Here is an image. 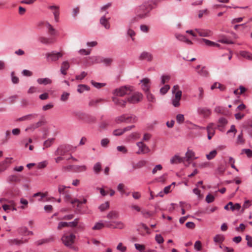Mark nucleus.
<instances>
[{
	"instance_id": "f257e3e1",
	"label": "nucleus",
	"mask_w": 252,
	"mask_h": 252,
	"mask_svg": "<svg viewBox=\"0 0 252 252\" xmlns=\"http://www.w3.org/2000/svg\"><path fill=\"white\" fill-rule=\"evenodd\" d=\"M153 5H155V6H157V1H145L142 4L138 6L136 10V17L134 18V19L139 20L147 17L150 11L154 8Z\"/></svg>"
},
{
	"instance_id": "f03ea898",
	"label": "nucleus",
	"mask_w": 252,
	"mask_h": 252,
	"mask_svg": "<svg viewBox=\"0 0 252 252\" xmlns=\"http://www.w3.org/2000/svg\"><path fill=\"white\" fill-rule=\"evenodd\" d=\"M64 199L66 202L70 201V203L72 204H74L75 203H77V207L78 209V211L80 213H83V212L80 209V206L82 204H85L87 202V199L85 198H83L82 201H81L78 199H74L73 200H71V195L67 191L64 194Z\"/></svg>"
},
{
	"instance_id": "7ed1b4c3",
	"label": "nucleus",
	"mask_w": 252,
	"mask_h": 252,
	"mask_svg": "<svg viewBox=\"0 0 252 252\" xmlns=\"http://www.w3.org/2000/svg\"><path fill=\"white\" fill-rule=\"evenodd\" d=\"M133 91V88L130 86H124L116 89L114 94L119 96H123L125 95L129 94Z\"/></svg>"
},
{
	"instance_id": "20e7f679",
	"label": "nucleus",
	"mask_w": 252,
	"mask_h": 252,
	"mask_svg": "<svg viewBox=\"0 0 252 252\" xmlns=\"http://www.w3.org/2000/svg\"><path fill=\"white\" fill-rule=\"evenodd\" d=\"M75 238V235L71 234L68 236L63 235L62 238V241L65 246L71 247L74 243Z\"/></svg>"
},
{
	"instance_id": "39448f33",
	"label": "nucleus",
	"mask_w": 252,
	"mask_h": 252,
	"mask_svg": "<svg viewBox=\"0 0 252 252\" xmlns=\"http://www.w3.org/2000/svg\"><path fill=\"white\" fill-rule=\"evenodd\" d=\"M71 150V146L69 145H60L57 150L55 154L56 155L63 156L65 153Z\"/></svg>"
},
{
	"instance_id": "423d86ee",
	"label": "nucleus",
	"mask_w": 252,
	"mask_h": 252,
	"mask_svg": "<svg viewBox=\"0 0 252 252\" xmlns=\"http://www.w3.org/2000/svg\"><path fill=\"white\" fill-rule=\"evenodd\" d=\"M136 145L139 148L138 151L136 152L137 154H145L148 153L150 151L149 147L142 142H137Z\"/></svg>"
},
{
	"instance_id": "0eeeda50",
	"label": "nucleus",
	"mask_w": 252,
	"mask_h": 252,
	"mask_svg": "<svg viewBox=\"0 0 252 252\" xmlns=\"http://www.w3.org/2000/svg\"><path fill=\"white\" fill-rule=\"evenodd\" d=\"M143 98V95L141 93H136L132 96L127 98V101L130 103L134 104L141 101Z\"/></svg>"
},
{
	"instance_id": "6e6552de",
	"label": "nucleus",
	"mask_w": 252,
	"mask_h": 252,
	"mask_svg": "<svg viewBox=\"0 0 252 252\" xmlns=\"http://www.w3.org/2000/svg\"><path fill=\"white\" fill-rule=\"evenodd\" d=\"M141 83V88L145 92H148L150 90L151 82L148 78H145L140 81Z\"/></svg>"
},
{
	"instance_id": "1a4fd4ad",
	"label": "nucleus",
	"mask_w": 252,
	"mask_h": 252,
	"mask_svg": "<svg viewBox=\"0 0 252 252\" xmlns=\"http://www.w3.org/2000/svg\"><path fill=\"white\" fill-rule=\"evenodd\" d=\"M62 56L63 54L61 52H53L47 54V58L51 61H56Z\"/></svg>"
},
{
	"instance_id": "9d476101",
	"label": "nucleus",
	"mask_w": 252,
	"mask_h": 252,
	"mask_svg": "<svg viewBox=\"0 0 252 252\" xmlns=\"http://www.w3.org/2000/svg\"><path fill=\"white\" fill-rule=\"evenodd\" d=\"M95 61L97 63H102L105 65L108 66L111 64L113 60L111 58H104L101 57H96Z\"/></svg>"
},
{
	"instance_id": "9b49d317",
	"label": "nucleus",
	"mask_w": 252,
	"mask_h": 252,
	"mask_svg": "<svg viewBox=\"0 0 252 252\" xmlns=\"http://www.w3.org/2000/svg\"><path fill=\"white\" fill-rule=\"evenodd\" d=\"M110 18H106V16H103L99 20V23L106 29L108 30L110 28V24L109 21Z\"/></svg>"
},
{
	"instance_id": "f8f14e48",
	"label": "nucleus",
	"mask_w": 252,
	"mask_h": 252,
	"mask_svg": "<svg viewBox=\"0 0 252 252\" xmlns=\"http://www.w3.org/2000/svg\"><path fill=\"white\" fill-rule=\"evenodd\" d=\"M139 58L142 60H145L148 62H151L153 59V56L150 53L143 52L141 54Z\"/></svg>"
},
{
	"instance_id": "ddd939ff",
	"label": "nucleus",
	"mask_w": 252,
	"mask_h": 252,
	"mask_svg": "<svg viewBox=\"0 0 252 252\" xmlns=\"http://www.w3.org/2000/svg\"><path fill=\"white\" fill-rule=\"evenodd\" d=\"M54 241V238L52 237L39 240L35 242L36 246H40L45 244L49 243Z\"/></svg>"
},
{
	"instance_id": "4468645a",
	"label": "nucleus",
	"mask_w": 252,
	"mask_h": 252,
	"mask_svg": "<svg viewBox=\"0 0 252 252\" xmlns=\"http://www.w3.org/2000/svg\"><path fill=\"white\" fill-rule=\"evenodd\" d=\"M195 31L200 36L208 37L212 35L211 32L206 30L195 29Z\"/></svg>"
},
{
	"instance_id": "2eb2a0df",
	"label": "nucleus",
	"mask_w": 252,
	"mask_h": 252,
	"mask_svg": "<svg viewBox=\"0 0 252 252\" xmlns=\"http://www.w3.org/2000/svg\"><path fill=\"white\" fill-rule=\"evenodd\" d=\"M198 112L204 117H207L211 114V111L210 109L206 107H201L198 109Z\"/></svg>"
},
{
	"instance_id": "dca6fc26",
	"label": "nucleus",
	"mask_w": 252,
	"mask_h": 252,
	"mask_svg": "<svg viewBox=\"0 0 252 252\" xmlns=\"http://www.w3.org/2000/svg\"><path fill=\"white\" fill-rule=\"evenodd\" d=\"M8 158H7L0 162V173L5 171L10 164V162L8 161Z\"/></svg>"
},
{
	"instance_id": "f3484780",
	"label": "nucleus",
	"mask_w": 252,
	"mask_h": 252,
	"mask_svg": "<svg viewBox=\"0 0 252 252\" xmlns=\"http://www.w3.org/2000/svg\"><path fill=\"white\" fill-rule=\"evenodd\" d=\"M38 40L41 42L42 43L45 44H52L54 42L55 39L54 38H47L43 36H41L39 37Z\"/></svg>"
},
{
	"instance_id": "a211bd4d",
	"label": "nucleus",
	"mask_w": 252,
	"mask_h": 252,
	"mask_svg": "<svg viewBox=\"0 0 252 252\" xmlns=\"http://www.w3.org/2000/svg\"><path fill=\"white\" fill-rule=\"evenodd\" d=\"M69 64L67 61L63 62L61 67V72L63 75L66 74V71L69 68Z\"/></svg>"
},
{
	"instance_id": "6ab92c4d",
	"label": "nucleus",
	"mask_w": 252,
	"mask_h": 252,
	"mask_svg": "<svg viewBox=\"0 0 252 252\" xmlns=\"http://www.w3.org/2000/svg\"><path fill=\"white\" fill-rule=\"evenodd\" d=\"M214 112L216 113L227 115L229 113L228 111L226 110L223 107L221 106H216L214 109Z\"/></svg>"
},
{
	"instance_id": "aec40b11",
	"label": "nucleus",
	"mask_w": 252,
	"mask_h": 252,
	"mask_svg": "<svg viewBox=\"0 0 252 252\" xmlns=\"http://www.w3.org/2000/svg\"><path fill=\"white\" fill-rule=\"evenodd\" d=\"M38 115L36 114H29L21 118H19L18 120L19 121H23L27 120H30L33 119H35L37 117Z\"/></svg>"
},
{
	"instance_id": "412c9836",
	"label": "nucleus",
	"mask_w": 252,
	"mask_h": 252,
	"mask_svg": "<svg viewBox=\"0 0 252 252\" xmlns=\"http://www.w3.org/2000/svg\"><path fill=\"white\" fill-rule=\"evenodd\" d=\"M112 100L115 104L121 106L122 107H125L127 102L126 100L120 99L117 97H113Z\"/></svg>"
},
{
	"instance_id": "4be33fe9",
	"label": "nucleus",
	"mask_w": 252,
	"mask_h": 252,
	"mask_svg": "<svg viewBox=\"0 0 252 252\" xmlns=\"http://www.w3.org/2000/svg\"><path fill=\"white\" fill-rule=\"evenodd\" d=\"M87 166L85 165H74L73 171L75 172H84L87 170Z\"/></svg>"
},
{
	"instance_id": "5701e85b",
	"label": "nucleus",
	"mask_w": 252,
	"mask_h": 252,
	"mask_svg": "<svg viewBox=\"0 0 252 252\" xmlns=\"http://www.w3.org/2000/svg\"><path fill=\"white\" fill-rule=\"evenodd\" d=\"M119 217V213L116 211H110L107 215V218L109 219H118Z\"/></svg>"
},
{
	"instance_id": "b1692460",
	"label": "nucleus",
	"mask_w": 252,
	"mask_h": 252,
	"mask_svg": "<svg viewBox=\"0 0 252 252\" xmlns=\"http://www.w3.org/2000/svg\"><path fill=\"white\" fill-rule=\"evenodd\" d=\"M37 82L39 84L46 85L51 84L52 83V80L48 78H38L37 80Z\"/></svg>"
},
{
	"instance_id": "393cba45",
	"label": "nucleus",
	"mask_w": 252,
	"mask_h": 252,
	"mask_svg": "<svg viewBox=\"0 0 252 252\" xmlns=\"http://www.w3.org/2000/svg\"><path fill=\"white\" fill-rule=\"evenodd\" d=\"M194 156H195L194 152L191 150H188L186 154V160L187 161H189V160L192 159H195L196 158H195Z\"/></svg>"
},
{
	"instance_id": "a878e982",
	"label": "nucleus",
	"mask_w": 252,
	"mask_h": 252,
	"mask_svg": "<svg viewBox=\"0 0 252 252\" xmlns=\"http://www.w3.org/2000/svg\"><path fill=\"white\" fill-rule=\"evenodd\" d=\"M239 54L242 57L248 60H252V54L251 53L246 51H241Z\"/></svg>"
},
{
	"instance_id": "bb28decb",
	"label": "nucleus",
	"mask_w": 252,
	"mask_h": 252,
	"mask_svg": "<svg viewBox=\"0 0 252 252\" xmlns=\"http://www.w3.org/2000/svg\"><path fill=\"white\" fill-rule=\"evenodd\" d=\"M114 225L113 229H124L125 227V224L121 221H114Z\"/></svg>"
},
{
	"instance_id": "cd10ccee",
	"label": "nucleus",
	"mask_w": 252,
	"mask_h": 252,
	"mask_svg": "<svg viewBox=\"0 0 252 252\" xmlns=\"http://www.w3.org/2000/svg\"><path fill=\"white\" fill-rule=\"evenodd\" d=\"M89 87L86 85L80 84L78 85L77 87V92L79 93H82L85 91H89Z\"/></svg>"
},
{
	"instance_id": "c85d7f7f",
	"label": "nucleus",
	"mask_w": 252,
	"mask_h": 252,
	"mask_svg": "<svg viewBox=\"0 0 252 252\" xmlns=\"http://www.w3.org/2000/svg\"><path fill=\"white\" fill-rule=\"evenodd\" d=\"M183 161L182 158H181L179 156L175 155L173 157L170 159V163L171 164H177L178 163H181Z\"/></svg>"
},
{
	"instance_id": "c756f323",
	"label": "nucleus",
	"mask_w": 252,
	"mask_h": 252,
	"mask_svg": "<svg viewBox=\"0 0 252 252\" xmlns=\"http://www.w3.org/2000/svg\"><path fill=\"white\" fill-rule=\"evenodd\" d=\"M197 73L203 77H207L209 75V72L205 66L202 67L200 70H198Z\"/></svg>"
},
{
	"instance_id": "7c9ffc66",
	"label": "nucleus",
	"mask_w": 252,
	"mask_h": 252,
	"mask_svg": "<svg viewBox=\"0 0 252 252\" xmlns=\"http://www.w3.org/2000/svg\"><path fill=\"white\" fill-rule=\"evenodd\" d=\"M10 182H19L21 181L20 177L17 175H11L8 177Z\"/></svg>"
},
{
	"instance_id": "2f4dec72",
	"label": "nucleus",
	"mask_w": 252,
	"mask_h": 252,
	"mask_svg": "<svg viewBox=\"0 0 252 252\" xmlns=\"http://www.w3.org/2000/svg\"><path fill=\"white\" fill-rule=\"evenodd\" d=\"M103 100L102 99H92L90 101L89 103V106L90 107H94L96 106L97 104L98 103H100Z\"/></svg>"
},
{
	"instance_id": "473e14b6",
	"label": "nucleus",
	"mask_w": 252,
	"mask_h": 252,
	"mask_svg": "<svg viewBox=\"0 0 252 252\" xmlns=\"http://www.w3.org/2000/svg\"><path fill=\"white\" fill-rule=\"evenodd\" d=\"M224 240V237L221 234H217L214 238V241L216 243H221Z\"/></svg>"
},
{
	"instance_id": "72a5a7b5",
	"label": "nucleus",
	"mask_w": 252,
	"mask_h": 252,
	"mask_svg": "<svg viewBox=\"0 0 252 252\" xmlns=\"http://www.w3.org/2000/svg\"><path fill=\"white\" fill-rule=\"evenodd\" d=\"M105 227V224L102 221L96 222L93 227V230H100Z\"/></svg>"
},
{
	"instance_id": "f704fd0d",
	"label": "nucleus",
	"mask_w": 252,
	"mask_h": 252,
	"mask_svg": "<svg viewBox=\"0 0 252 252\" xmlns=\"http://www.w3.org/2000/svg\"><path fill=\"white\" fill-rule=\"evenodd\" d=\"M147 96V99L149 101L155 102L156 101V98L155 96L152 94L149 91L145 92Z\"/></svg>"
},
{
	"instance_id": "c9c22d12",
	"label": "nucleus",
	"mask_w": 252,
	"mask_h": 252,
	"mask_svg": "<svg viewBox=\"0 0 252 252\" xmlns=\"http://www.w3.org/2000/svg\"><path fill=\"white\" fill-rule=\"evenodd\" d=\"M217 154V151L216 150H214L206 155V158L207 159L211 160L214 158L216 156Z\"/></svg>"
},
{
	"instance_id": "e433bc0d",
	"label": "nucleus",
	"mask_w": 252,
	"mask_h": 252,
	"mask_svg": "<svg viewBox=\"0 0 252 252\" xmlns=\"http://www.w3.org/2000/svg\"><path fill=\"white\" fill-rule=\"evenodd\" d=\"M46 27L49 30V33L51 35H54L56 34V30L51 24H50L49 23H47L46 24Z\"/></svg>"
},
{
	"instance_id": "4c0bfd02",
	"label": "nucleus",
	"mask_w": 252,
	"mask_h": 252,
	"mask_svg": "<svg viewBox=\"0 0 252 252\" xmlns=\"http://www.w3.org/2000/svg\"><path fill=\"white\" fill-rule=\"evenodd\" d=\"M101 169V165L99 162L96 163L93 167V170L96 174H98L100 171Z\"/></svg>"
},
{
	"instance_id": "58836bf2",
	"label": "nucleus",
	"mask_w": 252,
	"mask_h": 252,
	"mask_svg": "<svg viewBox=\"0 0 252 252\" xmlns=\"http://www.w3.org/2000/svg\"><path fill=\"white\" fill-rule=\"evenodd\" d=\"M54 140H55L54 138H49V139L46 140V141H45L44 142V147L43 148V149H44L45 148H48V147H50L52 145V144L53 143Z\"/></svg>"
},
{
	"instance_id": "ea45409f",
	"label": "nucleus",
	"mask_w": 252,
	"mask_h": 252,
	"mask_svg": "<svg viewBox=\"0 0 252 252\" xmlns=\"http://www.w3.org/2000/svg\"><path fill=\"white\" fill-rule=\"evenodd\" d=\"M170 89V86L169 85H165L160 89V93L164 95L166 94L168 90Z\"/></svg>"
},
{
	"instance_id": "a19ab883",
	"label": "nucleus",
	"mask_w": 252,
	"mask_h": 252,
	"mask_svg": "<svg viewBox=\"0 0 252 252\" xmlns=\"http://www.w3.org/2000/svg\"><path fill=\"white\" fill-rule=\"evenodd\" d=\"M137 120V118L136 116L131 115L130 116H126V123H135Z\"/></svg>"
},
{
	"instance_id": "79ce46f5",
	"label": "nucleus",
	"mask_w": 252,
	"mask_h": 252,
	"mask_svg": "<svg viewBox=\"0 0 252 252\" xmlns=\"http://www.w3.org/2000/svg\"><path fill=\"white\" fill-rule=\"evenodd\" d=\"M141 213L145 218H148L153 215L152 212L146 210H142L141 211Z\"/></svg>"
},
{
	"instance_id": "37998d69",
	"label": "nucleus",
	"mask_w": 252,
	"mask_h": 252,
	"mask_svg": "<svg viewBox=\"0 0 252 252\" xmlns=\"http://www.w3.org/2000/svg\"><path fill=\"white\" fill-rule=\"evenodd\" d=\"M219 42L222 43H225V44H228L234 43V42L232 40L228 39V38H227L225 37H223L221 38V39H219Z\"/></svg>"
},
{
	"instance_id": "c03bdc74",
	"label": "nucleus",
	"mask_w": 252,
	"mask_h": 252,
	"mask_svg": "<svg viewBox=\"0 0 252 252\" xmlns=\"http://www.w3.org/2000/svg\"><path fill=\"white\" fill-rule=\"evenodd\" d=\"M170 78V76L168 75H163L161 76V84L164 85L167 82Z\"/></svg>"
},
{
	"instance_id": "a18cd8bd",
	"label": "nucleus",
	"mask_w": 252,
	"mask_h": 252,
	"mask_svg": "<svg viewBox=\"0 0 252 252\" xmlns=\"http://www.w3.org/2000/svg\"><path fill=\"white\" fill-rule=\"evenodd\" d=\"M180 99L177 97H174L172 100V104L175 107H178L180 105Z\"/></svg>"
},
{
	"instance_id": "49530a36",
	"label": "nucleus",
	"mask_w": 252,
	"mask_h": 252,
	"mask_svg": "<svg viewBox=\"0 0 252 252\" xmlns=\"http://www.w3.org/2000/svg\"><path fill=\"white\" fill-rule=\"evenodd\" d=\"M218 122L220 124L219 126H223L227 124L228 121L225 118L221 117L219 119Z\"/></svg>"
},
{
	"instance_id": "de8ad7c7",
	"label": "nucleus",
	"mask_w": 252,
	"mask_h": 252,
	"mask_svg": "<svg viewBox=\"0 0 252 252\" xmlns=\"http://www.w3.org/2000/svg\"><path fill=\"white\" fill-rule=\"evenodd\" d=\"M91 83L92 84V85H93L94 87L97 89L101 88V87L105 86L106 85V84L105 83H97L95 82L93 80H92Z\"/></svg>"
},
{
	"instance_id": "09e8293b",
	"label": "nucleus",
	"mask_w": 252,
	"mask_h": 252,
	"mask_svg": "<svg viewBox=\"0 0 252 252\" xmlns=\"http://www.w3.org/2000/svg\"><path fill=\"white\" fill-rule=\"evenodd\" d=\"M109 207V203L108 202H106L103 204H101L99 206V209H100V211L102 212L105 211V210L107 209Z\"/></svg>"
},
{
	"instance_id": "8fccbe9b",
	"label": "nucleus",
	"mask_w": 252,
	"mask_h": 252,
	"mask_svg": "<svg viewBox=\"0 0 252 252\" xmlns=\"http://www.w3.org/2000/svg\"><path fill=\"white\" fill-rule=\"evenodd\" d=\"M116 121L118 123L122 122L126 123V115H123L122 116L117 117L116 119Z\"/></svg>"
},
{
	"instance_id": "3c124183",
	"label": "nucleus",
	"mask_w": 252,
	"mask_h": 252,
	"mask_svg": "<svg viewBox=\"0 0 252 252\" xmlns=\"http://www.w3.org/2000/svg\"><path fill=\"white\" fill-rule=\"evenodd\" d=\"M48 8L53 10V14L59 13V7L56 5H51L48 7Z\"/></svg>"
},
{
	"instance_id": "603ef678",
	"label": "nucleus",
	"mask_w": 252,
	"mask_h": 252,
	"mask_svg": "<svg viewBox=\"0 0 252 252\" xmlns=\"http://www.w3.org/2000/svg\"><path fill=\"white\" fill-rule=\"evenodd\" d=\"M69 95L70 94L69 93H67L65 92H63L61 95V100L62 101H66L68 99Z\"/></svg>"
},
{
	"instance_id": "864d4df0",
	"label": "nucleus",
	"mask_w": 252,
	"mask_h": 252,
	"mask_svg": "<svg viewBox=\"0 0 252 252\" xmlns=\"http://www.w3.org/2000/svg\"><path fill=\"white\" fill-rule=\"evenodd\" d=\"M155 240L159 244H162L164 242L163 238L160 234H157L155 236Z\"/></svg>"
},
{
	"instance_id": "5fc2aeb1",
	"label": "nucleus",
	"mask_w": 252,
	"mask_h": 252,
	"mask_svg": "<svg viewBox=\"0 0 252 252\" xmlns=\"http://www.w3.org/2000/svg\"><path fill=\"white\" fill-rule=\"evenodd\" d=\"M176 120L179 124L183 123L185 121L184 116L183 114H178L176 116Z\"/></svg>"
},
{
	"instance_id": "6e6d98bb",
	"label": "nucleus",
	"mask_w": 252,
	"mask_h": 252,
	"mask_svg": "<svg viewBox=\"0 0 252 252\" xmlns=\"http://www.w3.org/2000/svg\"><path fill=\"white\" fill-rule=\"evenodd\" d=\"M202 41L204 42L205 45L208 46L213 47L214 45H216L215 42H214L213 41H211L205 38H202Z\"/></svg>"
},
{
	"instance_id": "4d7b16f0",
	"label": "nucleus",
	"mask_w": 252,
	"mask_h": 252,
	"mask_svg": "<svg viewBox=\"0 0 252 252\" xmlns=\"http://www.w3.org/2000/svg\"><path fill=\"white\" fill-rule=\"evenodd\" d=\"M135 249L140 252H143L145 250V247L143 245L139 244H135L134 245Z\"/></svg>"
},
{
	"instance_id": "13d9d810",
	"label": "nucleus",
	"mask_w": 252,
	"mask_h": 252,
	"mask_svg": "<svg viewBox=\"0 0 252 252\" xmlns=\"http://www.w3.org/2000/svg\"><path fill=\"white\" fill-rule=\"evenodd\" d=\"M127 34L128 36H129L131 37L132 41L134 40L135 38L134 37L135 35V32L133 30L130 29H128L127 31Z\"/></svg>"
},
{
	"instance_id": "bf43d9fd",
	"label": "nucleus",
	"mask_w": 252,
	"mask_h": 252,
	"mask_svg": "<svg viewBox=\"0 0 252 252\" xmlns=\"http://www.w3.org/2000/svg\"><path fill=\"white\" fill-rule=\"evenodd\" d=\"M244 142L245 141L243 138V132L242 131L240 134L237 136V143L238 144H244Z\"/></svg>"
},
{
	"instance_id": "052dcab7",
	"label": "nucleus",
	"mask_w": 252,
	"mask_h": 252,
	"mask_svg": "<svg viewBox=\"0 0 252 252\" xmlns=\"http://www.w3.org/2000/svg\"><path fill=\"white\" fill-rule=\"evenodd\" d=\"M245 153L249 158L252 157V151L249 149H244L242 150V154Z\"/></svg>"
},
{
	"instance_id": "680f3d73",
	"label": "nucleus",
	"mask_w": 252,
	"mask_h": 252,
	"mask_svg": "<svg viewBox=\"0 0 252 252\" xmlns=\"http://www.w3.org/2000/svg\"><path fill=\"white\" fill-rule=\"evenodd\" d=\"M194 249L197 251H200L202 248V244L200 241H196L194 245Z\"/></svg>"
},
{
	"instance_id": "e2e57ef3",
	"label": "nucleus",
	"mask_w": 252,
	"mask_h": 252,
	"mask_svg": "<svg viewBox=\"0 0 252 252\" xmlns=\"http://www.w3.org/2000/svg\"><path fill=\"white\" fill-rule=\"evenodd\" d=\"M45 124H46V122L45 120H44L43 119L40 120L38 122L34 124V127H36V128H37L39 127H40V126L44 125Z\"/></svg>"
},
{
	"instance_id": "0e129e2a",
	"label": "nucleus",
	"mask_w": 252,
	"mask_h": 252,
	"mask_svg": "<svg viewBox=\"0 0 252 252\" xmlns=\"http://www.w3.org/2000/svg\"><path fill=\"white\" fill-rule=\"evenodd\" d=\"M215 200V197L213 195L208 194L206 197V201L208 203L213 202Z\"/></svg>"
},
{
	"instance_id": "69168bd1",
	"label": "nucleus",
	"mask_w": 252,
	"mask_h": 252,
	"mask_svg": "<svg viewBox=\"0 0 252 252\" xmlns=\"http://www.w3.org/2000/svg\"><path fill=\"white\" fill-rule=\"evenodd\" d=\"M110 141L108 138H103L101 140L100 144L102 147H106L109 144Z\"/></svg>"
},
{
	"instance_id": "338daca9",
	"label": "nucleus",
	"mask_w": 252,
	"mask_h": 252,
	"mask_svg": "<svg viewBox=\"0 0 252 252\" xmlns=\"http://www.w3.org/2000/svg\"><path fill=\"white\" fill-rule=\"evenodd\" d=\"M147 163V161L145 160H141L138 161L136 164V166L137 168H141L146 165Z\"/></svg>"
},
{
	"instance_id": "774afa93",
	"label": "nucleus",
	"mask_w": 252,
	"mask_h": 252,
	"mask_svg": "<svg viewBox=\"0 0 252 252\" xmlns=\"http://www.w3.org/2000/svg\"><path fill=\"white\" fill-rule=\"evenodd\" d=\"M246 240L247 241V245L249 247H252V237L247 235L246 236Z\"/></svg>"
}]
</instances>
